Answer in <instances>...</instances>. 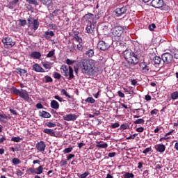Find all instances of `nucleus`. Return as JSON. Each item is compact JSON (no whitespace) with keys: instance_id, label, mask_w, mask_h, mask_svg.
I'll use <instances>...</instances> for the list:
<instances>
[{"instance_id":"obj_16","label":"nucleus","mask_w":178,"mask_h":178,"mask_svg":"<svg viewBox=\"0 0 178 178\" xmlns=\"http://www.w3.org/2000/svg\"><path fill=\"white\" fill-rule=\"evenodd\" d=\"M155 149L157 152H161V154H162L166 150V146L163 144H157L155 145Z\"/></svg>"},{"instance_id":"obj_22","label":"nucleus","mask_w":178,"mask_h":178,"mask_svg":"<svg viewBox=\"0 0 178 178\" xmlns=\"http://www.w3.org/2000/svg\"><path fill=\"white\" fill-rule=\"evenodd\" d=\"M40 116L42 118H44V119H49L51 118V115L49 113L42 111V112H40Z\"/></svg>"},{"instance_id":"obj_53","label":"nucleus","mask_w":178,"mask_h":178,"mask_svg":"<svg viewBox=\"0 0 178 178\" xmlns=\"http://www.w3.org/2000/svg\"><path fill=\"white\" fill-rule=\"evenodd\" d=\"M55 55V51H50L47 54V58H52Z\"/></svg>"},{"instance_id":"obj_50","label":"nucleus","mask_w":178,"mask_h":178,"mask_svg":"<svg viewBox=\"0 0 178 178\" xmlns=\"http://www.w3.org/2000/svg\"><path fill=\"white\" fill-rule=\"evenodd\" d=\"M54 79H57L58 80L60 79V74L58 73V72H54Z\"/></svg>"},{"instance_id":"obj_36","label":"nucleus","mask_w":178,"mask_h":178,"mask_svg":"<svg viewBox=\"0 0 178 178\" xmlns=\"http://www.w3.org/2000/svg\"><path fill=\"white\" fill-rule=\"evenodd\" d=\"M22 140H23V139L21 138L20 137H13L11 138V141H14V143H20V141H22Z\"/></svg>"},{"instance_id":"obj_11","label":"nucleus","mask_w":178,"mask_h":178,"mask_svg":"<svg viewBox=\"0 0 178 178\" xmlns=\"http://www.w3.org/2000/svg\"><path fill=\"white\" fill-rule=\"evenodd\" d=\"M29 171L31 172L32 175H41L42 172H44V167L42 165H40L39 167L35 168H29Z\"/></svg>"},{"instance_id":"obj_3","label":"nucleus","mask_w":178,"mask_h":178,"mask_svg":"<svg viewBox=\"0 0 178 178\" xmlns=\"http://www.w3.org/2000/svg\"><path fill=\"white\" fill-rule=\"evenodd\" d=\"M11 92H13L15 95H19L22 99L26 101L27 102H30L31 101V98L29 96V92L26 90L22 89L21 90L13 87L10 89Z\"/></svg>"},{"instance_id":"obj_2","label":"nucleus","mask_w":178,"mask_h":178,"mask_svg":"<svg viewBox=\"0 0 178 178\" xmlns=\"http://www.w3.org/2000/svg\"><path fill=\"white\" fill-rule=\"evenodd\" d=\"M123 56L128 63H131V65H137L138 63V57H137V54L131 51H125L123 53Z\"/></svg>"},{"instance_id":"obj_14","label":"nucleus","mask_w":178,"mask_h":178,"mask_svg":"<svg viewBox=\"0 0 178 178\" xmlns=\"http://www.w3.org/2000/svg\"><path fill=\"white\" fill-rule=\"evenodd\" d=\"M32 70L38 73H45V70L38 63H35L32 66Z\"/></svg>"},{"instance_id":"obj_5","label":"nucleus","mask_w":178,"mask_h":178,"mask_svg":"<svg viewBox=\"0 0 178 178\" xmlns=\"http://www.w3.org/2000/svg\"><path fill=\"white\" fill-rule=\"evenodd\" d=\"M124 29L121 26H116L112 30V34L115 38V40H119L123 34Z\"/></svg>"},{"instance_id":"obj_10","label":"nucleus","mask_w":178,"mask_h":178,"mask_svg":"<svg viewBox=\"0 0 178 178\" xmlns=\"http://www.w3.org/2000/svg\"><path fill=\"white\" fill-rule=\"evenodd\" d=\"M6 48H12L15 44V42L12 40V38L7 37L2 40Z\"/></svg>"},{"instance_id":"obj_32","label":"nucleus","mask_w":178,"mask_h":178,"mask_svg":"<svg viewBox=\"0 0 178 178\" xmlns=\"http://www.w3.org/2000/svg\"><path fill=\"white\" fill-rule=\"evenodd\" d=\"M41 3L43 5H51V2H52V0H39Z\"/></svg>"},{"instance_id":"obj_17","label":"nucleus","mask_w":178,"mask_h":178,"mask_svg":"<svg viewBox=\"0 0 178 178\" xmlns=\"http://www.w3.org/2000/svg\"><path fill=\"white\" fill-rule=\"evenodd\" d=\"M139 66L145 73H148L149 72V67L147 65V63L142 62L139 64Z\"/></svg>"},{"instance_id":"obj_63","label":"nucleus","mask_w":178,"mask_h":178,"mask_svg":"<svg viewBox=\"0 0 178 178\" xmlns=\"http://www.w3.org/2000/svg\"><path fill=\"white\" fill-rule=\"evenodd\" d=\"M174 58H175V59H178V50H177V51H175L174 52Z\"/></svg>"},{"instance_id":"obj_42","label":"nucleus","mask_w":178,"mask_h":178,"mask_svg":"<svg viewBox=\"0 0 178 178\" xmlns=\"http://www.w3.org/2000/svg\"><path fill=\"white\" fill-rule=\"evenodd\" d=\"M46 124L48 127H56V124L54 122H47Z\"/></svg>"},{"instance_id":"obj_43","label":"nucleus","mask_w":178,"mask_h":178,"mask_svg":"<svg viewBox=\"0 0 178 178\" xmlns=\"http://www.w3.org/2000/svg\"><path fill=\"white\" fill-rule=\"evenodd\" d=\"M61 92L63 95H65V97H67L68 98H71L70 95H69V93H67V91H66V90L63 89L61 90Z\"/></svg>"},{"instance_id":"obj_7","label":"nucleus","mask_w":178,"mask_h":178,"mask_svg":"<svg viewBox=\"0 0 178 178\" xmlns=\"http://www.w3.org/2000/svg\"><path fill=\"white\" fill-rule=\"evenodd\" d=\"M86 30L88 34H90V35H95V32L97 31L95 23H88Z\"/></svg>"},{"instance_id":"obj_62","label":"nucleus","mask_w":178,"mask_h":178,"mask_svg":"<svg viewBox=\"0 0 178 178\" xmlns=\"http://www.w3.org/2000/svg\"><path fill=\"white\" fill-rule=\"evenodd\" d=\"M151 115H156L158 113V110L154 109L150 112Z\"/></svg>"},{"instance_id":"obj_29","label":"nucleus","mask_w":178,"mask_h":178,"mask_svg":"<svg viewBox=\"0 0 178 178\" xmlns=\"http://www.w3.org/2000/svg\"><path fill=\"white\" fill-rule=\"evenodd\" d=\"M86 55H87V56H88L89 58H92V56H94V50L89 49L86 51Z\"/></svg>"},{"instance_id":"obj_30","label":"nucleus","mask_w":178,"mask_h":178,"mask_svg":"<svg viewBox=\"0 0 178 178\" xmlns=\"http://www.w3.org/2000/svg\"><path fill=\"white\" fill-rule=\"evenodd\" d=\"M26 1L30 5H35V6H38V1L37 0H26Z\"/></svg>"},{"instance_id":"obj_60","label":"nucleus","mask_w":178,"mask_h":178,"mask_svg":"<svg viewBox=\"0 0 178 178\" xmlns=\"http://www.w3.org/2000/svg\"><path fill=\"white\" fill-rule=\"evenodd\" d=\"M74 158V154H70L69 156L67 157V161H70V159Z\"/></svg>"},{"instance_id":"obj_49","label":"nucleus","mask_w":178,"mask_h":178,"mask_svg":"<svg viewBox=\"0 0 178 178\" xmlns=\"http://www.w3.org/2000/svg\"><path fill=\"white\" fill-rule=\"evenodd\" d=\"M77 49L79 51H83V42H81L77 44Z\"/></svg>"},{"instance_id":"obj_38","label":"nucleus","mask_w":178,"mask_h":178,"mask_svg":"<svg viewBox=\"0 0 178 178\" xmlns=\"http://www.w3.org/2000/svg\"><path fill=\"white\" fill-rule=\"evenodd\" d=\"M144 119L143 118H140L136 120V121H134V124H143V123H144Z\"/></svg>"},{"instance_id":"obj_48","label":"nucleus","mask_w":178,"mask_h":178,"mask_svg":"<svg viewBox=\"0 0 178 178\" xmlns=\"http://www.w3.org/2000/svg\"><path fill=\"white\" fill-rule=\"evenodd\" d=\"M88 175H90V172H85L84 173L81 174L79 177L80 178H86L87 177V176H88Z\"/></svg>"},{"instance_id":"obj_54","label":"nucleus","mask_w":178,"mask_h":178,"mask_svg":"<svg viewBox=\"0 0 178 178\" xmlns=\"http://www.w3.org/2000/svg\"><path fill=\"white\" fill-rule=\"evenodd\" d=\"M66 63H67V65H73V63H74V60L67 58L66 60Z\"/></svg>"},{"instance_id":"obj_64","label":"nucleus","mask_w":178,"mask_h":178,"mask_svg":"<svg viewBox=\"0 0 178 178\" xmlns=\"http://www.w3.org/2000/svg\"><path fill=\"white\" fill-rule=\"evenodd\" d=\"M146 101H151V96L149 95H147L145 96Z\"/></svg>"},{"instance_id":"obj_8","label":"nucleus","mask_w":178,"mask_h":178,"mask_svg":"<svg viewBox=\"0 0 178 178\" xmlns=\"http://www.w3.org/2000/svg\"><path fill=\"white\" fill-rule=\"evenodd\" d=\"M161 59L164 63L169 65L173 60V56L170 53H165L161 56Z\"/></svg>"},{"instance_id":"obj_23","label":"nucleus","mask_w":178,"mask_h":178,"mask_svg":"<svg viewBox=\"0 0 178 178\" xmlns=\"http://www.w3.org/2000/svg\"><path fill=\"white\" fill-rule=\"evenodd\" d=\"M51 108L53 109H59V103L56 100H52L50 103Z\"/></svg>"},{"instance_id":"obj_55","label":"nucleus","mask_w":178,"mask_h":178,"mask_svg":"<svg viewBox=\"0 0 178 178\" xmlns=\"http://www.w3.org/2000/svg\"><path fill=\"white\" fill-rule=\"evenodd\" d=\"M120 129L121 130H127V124H122L120 127Z\"/></svg>"},{"instance_id":"obj_12","label":"nucleus","mask_w":178,"mask_h":178,"mask_svg":"<svg viewBox=\"0 0 178 178\" xmlns=\"http://www.w3.org/2000/svg\"><path fill=\"white\" fill-rule=\"evenodd\" d=\"M151 5L153 6V8H162V6H163V0H152Z\"/></svg>"},{"instance_id":"obj_31","label":"nucleus","mask_w":178,"mask_h":178,"mask_svg":"<svg viewBox=\"0 0 178 178\" xmlns=\"http://www.w3.org/2000/svg\"><path fill=\"white\" fill-rule=\"evenodd\" d=\"M74 40H75V41H76V42H83V39H81V38L79 37V35L75 34L74 35Z\"/></svg>"},{"instance_id":"obj_37","label":"nucleus","mask_w":178,"mask_h":178,"mask_svg":"<svg viewBox=\"0 0 178 178\" xmlns=\"http://www.w3.org/2000/svg\"><path fill=\"white\" fill-rule=\"evenodd\" d=\"M86 102H88V104H94L95 102V99L92 97H88L86 100Z\"/></svg>"},{"instance_id":"obj_41","label":"nucleus","mask_w":178,"mask_h":178,"mask_svg":"<svg viewBox=\"0 0 178 178\" xmlns=\"http://www.w3.org/2000/svg\"><path fill=\"white\" fill-rule=\"evenodd\" d=\"M19 21L20 22L19 26H26V24H27V21H26V19H20Z\"/></svg>"},{"instance_id":"obj_13","label":"nucleus","mask_w":178,"mask_h":178,"mask_svg":"<svg viewBox=\"0 0 178 178\" xmlns=\"http://www.w3.org/2000/svg\"><path fill=\"white\" fill-rule=\"evenodd\" d=\"M47 147V145H45V143L44 141H40L36 145V149L39 152L43 153L45 151V148Z\"/></svg>"},{"instance_id":"obj_58","label":"nucleus","mask_w":178,"mask_h":178,"mask_svg":"<svg viewBox=\"0 0 178 178\" xmlns=\"http://www.w3.org/2000/svg\"><path fill=\"white\" fill-rule=\"evenodd\" d=\"M136 131H138V133H143V131H144V127H141L137 128Z\"/></svg>"},{"instance_id":"obj_21","label":"nucleus","mask_w":178,"mask_h":178,"mask_svg":"<svg viewBox=\"0 0 178 178\" xmlns=\"http://www.w3.org/2000/svg\"><path fill=\"white\" fill-rule=\"evenodd\" d=\"M43 133L49 134V136H51V137H55V131L51 129H44L43 130Z\"/></svg>"},{"instance_id":"obj_47","label":"nucleus","mask_w":178,"mask_h":178,"mask_svg":"<svg viewBox=\"0 0 178 178\" xmlns=\"http://www.w3.org/2000/svg\"><path fill=\"white\" fill-rule=\"evenodd\" d=\"M3 119H8V116L5 114H0V122H3Z\"/></svg>"},{"instance_id":"obj_57","label":"nucleus","mask_w":178,"mask_h":178,"mask_svg":"<svg viewBox=\"0 0 178 178\" xmlns=\"http://www.w3.org/2000/svg\"><path fill=\"white\" fill-rule=\"evenodd\" d=\"M116 156V152L108 153V158H114Z\"/></svg>"},{"instance_id":"obj_46","label":"nucleus","mask_w":178,"mask_h":178,"mask_svg":"<svg viewBox=\"0 0 178 178\" xmlns=\"http://www.w3.org/2000/svg\"><path fill=\"white\" fill-rule=\"evenodd\" d=\"M156 27V26L155 24H152L151 25H149V30H150V31H154Z\"/></svg>"},{"instance_id":"obj_20","label":"nucleus","mask_w":178,"mask_h":178,"mask_svg":"<svg viewBox=\"0 0 178 178\" xmlns=\"http://www.w3.org/2000/svg\"><path fill=\"white\" fill-rule=\"evenodd\" d=\"M31 58H32L33 59H40V58H41V53L38 52V51H33L31 54H30Z\"/></svg>"},{"instance_id":"obj_44","label":"nucleus","mask_w":178,"mask_h":178,"mask_svg":"<svg viewBox=\"0 0 178 178\" xmlns=\"http://www.w3.org/2000/svg\"><path fill=\"white\" fill-rule=\"evenodd\" d=\"M54 98H55V99H57V101H59V102H63V101H65V100H63V98H62L59 95L54 96Z\"/></svg>"},{"instance_id":"obj_28","label":"nucleus","mask_w":178,"mask_h":178,"mask_svg":"<svg viewBox=\"0 0 178 178\" xmlns=\"http://www.w3.org/2000/svg\"><path fill=\"white\" fill-rule=\"evenodd\" d=\"M42 65L44 69H51V67H52V64H51V63H42Z\"/></svg>"},{"instance_id":"obj_52","label":"nucleus","mask_w":178,"mask_h":178,"mask_svg":"<svg viewBox=\"0 0 178 178\" xmlns=\"http://www.w3.org/2000/svg\"><path fill=\"white\" fill-rule=\"evenodd\" d=\"M46 83H52V78L49 76H45Z\"/></svg>"},{"instance_id":"obj_56","label":"nucleus","mask_w":178,"mask_h":178,"mask_svg":"<svg viewBox=\"0 0 178 178\" xmlns=\"http://www.w3.org/2000/svg\"><path fill=\"white\" fill-rule=\"evenodd\" d=\"M118 95L120 97V98H124V93H123L122 91L119 90L118 92Z\"/></svg>"},{"instance_id":"obj_40","label":"nucleus","mask_w":178,"mask_h":178,"mask_svg":"<svg viewBox=\"0 0 178 178\" xmlns=\"http://www.w3.org/2000/svg\"><path fill=\"white\" fill-rule=\"evenodd\" d=\"M73 151V147H68L63 150V154H70Z\"/></svg>"},{"instance_id":"obj_27","label":"nucleus","mask_w":178,"mask_h":178,"mask_svg":"<svg viewBox=\"0 0 178 178\" xmlns=\"http://www.w3.org/2000/svg\"><path fill=\"white\" fill-rule=\"evenodd\" d=\"M97 144L96 147L97 148H108V143L101 144V142H97Z\"/></svg>"},{"instance_id":"obj_39","label":"nucleus","mask_w":178,"mask_h":178,"mask_svg":"<svg viewBox=\"0 0 178 178\" xmlns=\"http://www.w3.org/2000/svg\"><path fill=\"white\" fill-rule=\"evenodd\" d=\"M12 162L14 165H19V163H22V161H19V159L17 158H14L13 160H12Z\"/></svg>"},{"instance_id":"obj_33","label":"nucleus","mask_w":178,"mask_h":178,"mask_svg":"<svg viewBox=\"0 0 178 178\" xmlns=\"http://www.w3.org/2000/svg\"><path fill=\"white\" fill-rule=\"evenodd\" d=\"M41 3L43 5H51V2H52V0H39Z\"/></svg>"},{"instance_id":"obj_9","label":"nucleus","mask_w":178,"mask_h":178,"mask_svg":"<svg viewBox=\"0 0 178 178\" xmlns=\"http://www.w3.org/2000/svg\"><path fill=\"white\" fill-rule=\"evenodd\" d=\"M97 47L100 51H106L111 48V44H109L108 42L101 40L99 42Z\"/></svg>"},{"instance_id":"obj_35","label":"nucleus","mask_w":178,"mask_h":178,"mask_svg":"<svg viewBox=\"0 0 178 178\" xmlns=\"http://www.w3.org/2000/svg\"><path fill=\"white\" fill-rule=\"evenodd\" d=\"M178 98V92L177 91H175V92H173L172 94H171V99H177Z\"/></svg>"},{"instance_id":"obj_1","label":"nucleus","mask_w":178,"mask_h":178,"mask_svg":"<svg viewBox=\"0 0 178 178\" xmlns=\"http://www.w3.org/2000/svg\"><path fill=\"white\" fill-rule=\"evenodd\" d=\"M79 69L81 73L86 76H94L95 74V61L92 59L82 60L79 63Z\"/></svg>"},{"instance_id":"obj_15","label":"nucleus","mask_w":178,"mask_h":178,"mask_svg":"<svg viewBox=\"0 0 178 178\" xmlns=\"http://www.w3.org/2000/svg\"><path fill=\"white\" fill-rule=\"evenodd\" d=\"M64 120H66L67 122H74L77 119V115L75 114H68L63 117Z\"/></svg>"},{"instance_id":"obj_18","label":"nucleus","mask_w":178,"mask_h":178,"mask_svg":"<svg viewBox=\"0 0 178 178\" xmlns=\"http://www.w3.org/2000/svg\"><path fill=\"white\" fill-rule=\"evenodd\" d=\"M161 62H162V58L158 56H154L152 59V63L156 66H159V65H161Z\"/></svg>"},{"instance_id":"obj_61","label":"nucleus","mask_w":178,"mask_h":178,"mask_svg":"<svg viewBox=\"0 0 178 178\" xmlns=\"http://www.w3.org/2000/svg\"><path fill=\"white\" fill-rule=\"evenodd\" d=\"M36 108H38V109H42V108H44V106H42L41 103H38L36 104Z\"/></svg>"},{"instance_id":"obj_51","label":"nucleus","mask_w":178,"mask_h":178,"mask_svg":"<svg viewBox=\"0 0 178 178\" xmlns=\"http://www.w3.org/2000/svg\"><path fill=\"white\" fill-rule=\"evenodd\" d=\"M119 126H120L119 122H115L111 124L112 129H117V127H119Z\"/></svg>"},{"instance_id":"obj_24","label":"nucleus","mask_w":178,"mask_h":178,"mask_svg":"<svg viewBox=\"0 0 178 178\" xmlns=\"http://www.w3.org/2000/svg\"><path fill=\"white\" fill-rule=\"evenodd\" d=\"M15 72L17 73V74H20V76H24L26 74V73H27V70H23L22 68H17Z\"/></svg>"},{"instance_id":"obj_25","label":"nucleus","mask_w":178,"mask_h":178,"mask_svg":"<svg viewBox=\"0 0 178 178\" xmlns=\"http://www.w3.org/2000/svg\"><path fill=\"white\" fill-rule=\"evenodd\" d=\"M33 29L34 30V31H35V30H37L38 29V27L40 26V22H38V19H34L33 22Z\"/></svg>"},{"instance_id":"obj_19","label":"nucleus","mask_w":178,"mask_h":178,"mask_svg":"<svg viewBox=\"0 0 178 178\" xmlns=\"http://www.w3.org/2000/svg\"><path fill=\"white\" fill-rule=\"evenodd\" d=\"M84 18L86 19V22H88V23H95L94 22V15L92 14H86L84 16Z\"/></svg>"},{"instance_id":"obj_59","label":"nucleus","mask_w":178,"mask_h":178,"mask_svg":"<svg viewBox=\"0 0 178 178\" xmlns=\"http://www.w3.org/2000/svg\"><path fill=\"white\" fill-rule=\"evenodd\" d=\"M151 149V147H147L143 152V154H148V152H150Z\"/></svg>"},{"instance_id":"obj_26","label":"nucleus","mask_w":178,"mask_h":178,"mask_svg":"<svg viewBox=\"0 0 178 178\" xmlns=\"http://www.w3.org/2000/svg\"><path fill=\"white\" fill-rule=\"evenodd\" d=\"M54 35H55L54 31H46L44 33L45 38H51V37H54Z\"/></svg>"},{"instance_id":"obj_4","label":"nucleus","mask_w":178,"mask_h":178,"mask_svg":"<svg viewBox=\"0 0 178 178\" xmlns=\"http://www.w3.org/2000/svg\"><path fill=\"white\" fill-rule=\"evenodd\" d=\"M62 73L65 77H69L70 80L74 77L73 74V68L72 67H67V65H62L61 67Z\"/></svg>"},{"instance_id":"obj_6","label":"nucleus","mask_w":178,"mask_h":178,"mask_svg":"<svg viewBox=\"0 0 178 178\" xmlns=\"http://www.w3.org/2000/svg\"><path fill=\"white\" fill-rule=\"evenodd\" d=\"M113 15L115 17H122L127 15V7L118 8L113 11Z\"/></svg>"},{"instance_id":"obj_34","label":"nucleus","mask_w":178,"mask_h":178,"mask_svg":"<svg viewBox=\"0 0 178 178\" xmlns=\"http://www.w3.org/2000/svg\"><path fill=\"white\" fill-rule=\"evenodd\" d=\"M124 178H134V174L130 172H125Z\"/></svg>"},{"instance_id":"obj_45","label":"nucleus","mask_w":178,"mask_h":178,"mask_svg":"<svg viewBox=\"0 0 178 178\" xmlns=\"http://www.w3.org/2000/svg\"><path fill=\"white\" fill-rule=\"evenodd\" d=\"M66 165H67V161H66V160L60 161V166L63 167V166H66Z\"/></svg>"}]
</instances>
